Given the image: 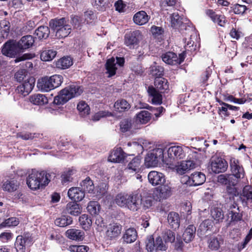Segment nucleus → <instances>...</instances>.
I'll list each match as a JSON object with an SVG mask.
<instances>
[{"instance_id": "nucleus-27", "label": "nucleus", "mask_w": 252, "mask_h": 252, "mask_svg": "<svg viewBox=\"0 0 252 252\" xmlns=\"http://www.w3.org/2000/svg\"><path fill=\"white\" fill-rule=\"evenodd\" d=\"M149 19L150 17L147 13L143 10L137 12L133 17V22L139 26L146 24L149 21Z\"/></svg>"}, {"instance_id": "nucleus-11", "label": "nucleus", "mask_w": 252, "mask_h": 252, "mask_svg": "<svg viewBox=\"0 0 252 252\" xmlns=\"http://www.w3.org/2000/svg\"><path fill=\"white\" fill-rule=\"evenodd\" d=\"M127 208L133 212L140 209L142 206V197L141 194L135 192L129 194Z\"/></svg>"}, {"instance_id": "nucleus-1", "label": "nucleus", "mask_w": 252, "mask_h": 252, "mask_svg": "<svg viewBox=\"0 0 252 252\" xmlns=\"http://www.w3.org/2000/svg\"><path fill=\"white\" fill-rule=\"evenodd\" d=\"M52 177H55L54 174L32 170L27 178V184L31 189L36 190L48 185Z\"/></svg>"}, {"instance_id": "nucleus-31", "label": "nucleus", "mask_w": 252, "mask_h": 252, "mask_svg": "<svg viewBox=\"0 0 252 252\" xmlns=\"http://www.w3.org/2000/svg\"><path fill=\"white\" fill-rule=\"evenodd\" d=\"M196 231V227L193 225H189L185 229L183 234V238L186 243L190 242L194 237Z\"/></svg>"}, {"instance_id": "nucleus-38", "label": "nucleus", "mask_w": 252, "mask_h": 252, "mask_svg": "<svg viewBox=\"0 0 252 252\" xmlns=\"http://www.w3.org/2000/svg\"><path fill=\"white\" fill-rule=\"evenodd\" d=\"M211 215L216 221V223L222 222L224 219L223 212L220 208L214 207L213 208L211 211Z\"/></svg>"}, {"instance_id": "nucleus-37", "label": "nucleus", "mask_w": 252, "mask_h": 252, "mask_svg": "<svg viewBox=\"0 0 252 252\" xmlns=\"http://www.w3.org/2000/svg\"><path fill=\"white\" fill-rule=\"evenodd\" d=\"M129 194L126 193H120L118 194L115 198V202L118 206L121 207H127V203L128 199Z\"/></svg>"}, {"instance_id": "nucleus-18", "label": "nucleus", "mask_w": 252, "mask_h": 252, "mask_svg": "<svg viewBox=\"0 0 252 252\" xmlns=\"http://www.w3.org/2000/svg\"><path fill=\"white\" fill-rule=\"evenodd\" d=\"M34 42V37L31 35L23 36L20 40L17 41L19 48L21 52L31 48Z\"/></svg>"}, {"instance_id": "nucleus-30", "label": "nucleus", "mask_w": 252, "mask_h": 252, "mask_svg": "<svg viewBox=\"0 0 252 252\" xmlns=\"http://www.w3.org/2000/svg\"><path fill=\"white\" fill-rule=\"evenodd\" d=\"M66 211L68 214L77 216L81 214L82 209L79 204L75 202H71L67 204Z\"/></svg>"}, {"instance_id": "nucleus-39", "label": "nucleus", "mask_w": 252, "mask_h": 252, "mask_svg": "<svg viewBox=\"0 0 252 252\" xmlns=\"http://www.w3.org/2000/svg\"><path fill=\"white\" fill-rule=\"evenodd\" d=\"M72 219L68 216H62L56 219L55 224L60 227H65L72 223Z\"/></svg>"}, {"instance_id": "nucleus-55", "label": "nucleus", "mask_w": 252, "mask_h": 252, "mask_svg": "<svg viewBox=\"0 0 252 252\" xmlns=\"http://www.w3.org/2000/svg\"><path fill=\"white\" fill-rule=\"evenodd\" d=\"M50 77L53 90L60 86L63 83V78L60 75H54Z\"/></svg>"}, {"instance_id": "nucleus-48", "label": "nucleus", "mask_w": 252, "mask_h": 252, "mask_svg": "<svg viewBox=\"0 0 252 252\" xmlns=\"http://www.w3.org/2000/svg\"><path fill=\"white\" fill-rule=\"evenodd\" d=\"M162 238L164 244L167 243H173L176 238V235L174 232L169 229H166L162 232Z\"/></svg>"}, {"instance_id": "nucleus-40", "label": "nucleus", "mask_w": 252, "mask_h": 252, "mask_svg": "<svg viewBox=\"0 0 252 252\" xmlns=\"http://www.w3.org/2000/svg\"><path fill=\"white\" fill-rule=\"evenodd\" d=\"M73 64L72 59L69 57H63L56 63V66L61 69H66Z\"/></svg>"}, {"instance_id": "nucleus-32", "label": "nucleus", "mask_w": 252, "mask_h": 252, "mask_svg": "<svg viewBox=\"0 0 252 252\" xmlns=\"http://www.w3.org/2000/svg\"><path fill=\"white\" fill-rule=\"evenodd\" d=\"M114 107L116 111L123 112L128 111L130 108V105L126 100L121 99L115 102Z\"/></svg>"}, {"instance_id": "nucleus-12", "label": "nucleus", "mask_w": 252, "mask_h": 252, "mask_svg": "<svg viewBox=\"0 0 252 252\" xmlns=\"http://www.w3.org/2000/svg\"><path fill=\"white\" fill-rule=\"evenodd\" d=\"M210 167L212 171L215 173L225 172L228 167L226 160L221 158H212L210 160Z\"/></svg>"}, {"instance_id": "nucleus-46", "label": "nucleus", "mask_w": 252, "mask_h": 252, "mask_svg": "<svg viewBox=\"0 0 252 252\" xmlns=\"http://www.w3.org/2000/svg\"><path fill=\"white\" fill-rule=\"evenodd\" d=\"M56 54V51L54 50H45L41 53L40 58L43 61H49L53 60Z\"/></svg>"}, {"instance_id": "nucleus-17", "label": "nucleus", "mask_w": 252, "mask_h": 252, "mask_svg": "<svg viewBox=\"0 0 252 252\" xmlns=\"http://www.w3.org/2000/svg\"><path fill=\"white\" fill-rule=\"evenodd\" d=\"M149 183L154 186L161 185L166 183L164 175L156 171H150L148 175Z\"/></svg>"}, {"instance_id": "nucleus-42", "label": "nucleus", "mask_w": 252, "mask_h": 252, "mask_svg": "<svg viewBox=\"0 0 252 252\" xmlns=\"http://www.w3.org/2000/svg\"><path fill=\"white\" fill-rule=\"evenodd\" d=\"M80 185L84 191H85L91 193L93 192L94 186L90 177H87L81 183Z\"/></svg>"}, {"instance_id": "nucleus-8", "label": "nucleus", "mask_w": 252, "mask_h": 252, "mask_svg": "<svg viewBox=\"0 0 252 252\" xmlns=\"http://www.w3.org/2000/svg\"><path fill=\"white\" fill-rule=\"evenodd\" d=\"M172 194L171 188L168 183H165L156 188L153 190L152 197L158 201H161L169 197Z\"/></svg>"}, {"instance_id": "nucleus-2", "label": "nucleus", "mask_w": 252, "mask_h": 252, "mask_svg": "<svg viewBox=\"0 0 252 252\" xmlns=\"http://www.w3.org/2000/svg\"><path fill=\"white\" fill-rule=\"evenodd\" d=\"M155 85L158 90L153 86H149L148 93L152 97L151 101L153 104H160L162 103V95L161 93L165 92L168 90L169 86L167 80L162 77H156L155 80Z\"/></svg>"}, {"instance_id": "nucleus-6", "label": "nucleus", "mask_w": 252, "mask_h": 252, "mask_svg": "<svg viewBox=\"0 0 252 252\" xmlns=\"http://www.w3.org/2000/svg\"><path fill=\"white\" fill-rule=\"evenodd\" d=\"M163 149H154L146 155L145 158V164L147 167L156 166L160 160H163Z\"/></svg>"}, {"instance_id": "nucleus-29", "label": "nucleus", "mask_w": 252, "mask_h": 252, "mask_svg": "<svg viewBox=\"0 0 252 252\" xmlns=\"http://www.w3.org/2000/svg\"><path fill=\"white\" fill-rule=\"evenodd\" d=\"M167 221L170 227L176 229L180 226V217L178 213L171 212L167 216Z\"/></svg>"}, {"instance_id": "nucleus-3", "label": "nucleus", "mask_w": 252, "mask_h": 252, "mask_svg": "<svg viewBox=\"0 0 252 252\" xmlns=\"http://www.w3.org/2000/svg\"><path fill=\"white\" fill-rule=\"evenodd\" d=\"M82 88L79 86L72 85L62 90L58 95L55 97L54 102L57 105L63 104L73 97L80 95Z\"/></svg>"}, {"instance_id": "nucleus-45", "label": "nucleus", "mask_w": 252, "mask_h": 252, "mask_svg": "<svg viewBox=\"0 0 252 252\" xmlns=\"http://www.w3.org/2000/svg\"><path fill=\"white\" fill-rule=\"evenodd\" d=\"M243 200H246L247 203H252V187L250 186H245L241 194Z\"/></svg>"}, {"instance_id": "nucleus-28", "label": "nucleus", "mask_w": 252, "mask_h": 252, "mask_svg": "<svg viewBox=\"0 0 252 252\" xmlns=\"http://www.w3.org/2000/svg\"><path fill=\"white\" fill-rule=\"evenodd\" d=\"M223 244V239L220 235L212 236L208 240V247L212 251L218 250Z\"/></svg>"}, {"instance_id": "nucleus-52", "label": "nucleus", "mask_w": 252, "mask_h": 252, "mask_svg": "<svg viewBox=\"0 0 252 252\" xmlns=\"http://www.w3.org/2000/svg\"><path fill=\"white\" fill-rule=\"evenodd\" d=\"M19 223V220L15 217H11L5 220L0 224V227L17 226Z\"/></svg>"}, {"instance_id": "nucleus-51", "label": "nucleus", "mask_w": 252, "mask_h": 252, "mask_svg": "<svg viewBox=\"0 0 252 252\" xmlns=\"http://www.w3.org/2000/svg\"><path fill=\"white\" fill-rule=\"evenodd\" d=\"M77 108L80 112V115L82 116H85L89 114L90 107L88 104L84 101H81L79 102Z\"/></svg>"}, {"instance_id": "nucleus-9", "label": "nucleus", "mask_w": 252, "mask_h": 252, "mask_svg": "<svg viewBox=\"0 0 252 252\" xmlns=\"http://www.w3.org/2000/svg\"><path fill=\"white\" fill-rule=\"evenodd\" d=\"M20 52L15 40H8L3 44L1 49L2 54L10 58H15Z\"/></svg>"}, {"instance_id": "nucleus-49", "label": "nucleus", "mask_w": 252, "mask_h": 252, "mask_svg": "<svg viewBox=\"0 0 252 252\" xmlns=\"http://www.w3.org/2000/svg\"><path fill=\"white\" fill-rule=\"evenodd\" d=\"M100 209V205L96 201H90L87 206L88 211L92 215H97Z\"/></svg>"}, {"instance_id": "nucleus-19", "label": "nucleus", "mask_w": 252, "mask_h": 252, "mask_svg": "<svg viewBox=\"0 0 252 252\" xmlns=\"http://www.w3.org/2000/svg\"><path fill=\"white\" fill-rule=\"evenodd\" d=\"M122 226L118 223H110L107 226L106 235L110 239L118 237L121 233Z\"/></svg>"}, {"instance_id": "nucleus-13", "label": "nucleus", "mask_w": 252, "mask_h": 252, "mask_svg": "<svg viewBox=\"0 0 252 252\" xmlns=\"http://www.w3.org/2000/svg\"><path fill=\"white\" fill-rule=\"evenodd\" d=\"M162 61L165 63L171 65H177L181 64L185 59L184 53L180 54L179 57L172 52H168L162 56Z\"/></svg>"}, {"instance_id": "nucleus-33", "label": "nucleus", "mask_w": 252, "mask_h": 252, "mask_svg": "<svg viewBox=\"0 0 252 252\" xmlns=\"http://www.w3.org/2000/svg\"><path fill=\"white\" fill-rule=\"evenodd\" d=\"M30 101L35 105H41L48 103V99L42 94H35L30 97Z\"/></svg>"}, {"instance_id": "nucleus-16", "label": "nucleus", "mask_w": 252, "mask_h": 252, "mask_svg": "<svg viewBox=\"0 0 252 252\" xmlns=\"http://www.w3.org/2000/svg\"><path fill=\"white\" fill-rule=\"evenodd\" d=\"M35 79L33 77H30L24 81L21 85L18 86L16 92L25 96L32 91L34 86Z\"/></svg>"}, {"instance_id": "nucleus-60", "label": "nucleus", "mask_w": 252, "mask_h": 252, "mask_svg": "<svg viewBox=\"0 0 252 252\" xmlns=\"http://www.w3.org/2000/svg\"><path fill=\"white\" fill-rule=\"evenodd\" d=\"M112 116L111 113L107 111H99L96 113H95L93 118L92 120L94 121H97L100 119V118L104 117H108Z\"/></svg>"}, {"instance_id": "nucleus-47", "label": "nucleus", "mask_w": 252, "mask_h": 252, "mask_svg": "<svg viewBox=\"0 0 252 252\" xmlns=\"http://www.w3.org/2000/svg\"><path fill=\"white\" fill-rule=\"evenodd\" d=\"M151 114L147 111L143 110L137 114V121L140 123L145 124L151 120Z\"/></svg>"}, {"instance_id": "nucleus-36", "label": "nucleus", "mask_w": 252, "mask_h": 252, "mask_svg": "<svg viewBox=\"0 0 252 252\" xmlns=\"http://www.w3.org/2000/svg\"><path fill=\"white\" fill-rule=\"evenodd\" d=\"M137 236L135 229L129 228L126 231L123 236V239L126 243H131L136 240Z\"/></svg>"}, {"instance_id": "nucleus-35", "label": "nucleus", "mask_w": 252, "mask_h": 252, "mask_svg": "<svg viewBox=\"0 0 252 252\" xmlns=\"http://www.w3.org/2000/svg\"><path fill=\"white\" fill-rule=\"evenodd\" d=\"M213 221L210 219H206L202 221L199 225L198 232L201 235L205 234L208 231L211 230L213 226Z\"/></svg>"}, {"instance_id": "nucleus-53", "label": "nucleus", "mask_w": 252, "mask_h": 252, "mask_svg": "<svg viewBox=\"0 0 252 252\" xmlns=\"http://www.w3.org/2000/svg\"><path fill=\"white\" fill-rule=\"evenodd\" d=\"M171 23L172 27L177 29L182 25L181 18L178 13H173L171 16Z\"/></svg>"}, {"instance_id": "nucleus-20", "label": "nucleus", "mask_w": 252, "mask_h": 252, "mask_svg": "<svg viewBox=\"0 0 252 252\" xmlns=\"http://www.w3.org/2000/svg\"><path fill=\"white\" fill-rule=\"evenodd\" d=\"M37 87L41 92H49L52 90L53 87L50 80V77L45 76L38 80Z\"/></svg>"}, {"instance_id": "nucleus-14", "label": "nucleus", "mask_w": 252, "mask_h": 252, "mask_svg": "<svg viewBox=\"0 0 252 252\" xmlns=\"http://www.w3.org/2000/svg\"><path fill=\"white\" fill-rule=\"evenodd\" d=\"M168 158L170 162L182 159L186 156L185 152L182 147L174 146L167 150Z\"/></svg>"}, {"instance_id": "nucleus-43", "label": "nucleus", "mask_w": 252, "mask_h": 252, "mask_svg": "<svg viewBox=\"0 0 252 252\" xmlns=\"http://www.w3.org/2000/svg\"><path fill=\"white\" fill-rule=\"evenodd\" d=\"M79 221L82 228L85 230H88L92 224V220L90 217L86 214L82 215L79 219Z\"/></svg>"}, {"instance_id": "nucleus-26", "label": "nucleus", "mask_w": 252, "mask_h": 252, "mask_svg": "<svg viewBox=\"0 0 252 252\" xmlns=\"http://www.w3.org/2000/svg\"><path fill=\"white\" fill-rule=\"evenodd\" d=\"M65 234L69 239L78 241H82L85 236V233L83 231L76 228L67 230Z\"/></svg>"}, {"instance_id": "nucleus-10", "label": "nucleus", "mask_w": 252, "mask_h": 252, "mask_svg": "<svg viewBox=\"0 0 252 252\" xmlns=\"http://www.w3.org/2000/svg\"><path fill=\"white\" fill-rule=\"evenodd\" d=\"M32 244L33 240L30 234L24 233L16 237L14 245L17 251H25L27 248L31 247Z\"/></svg>"}, {"instance_id": "nucleus-44", "label": "nucleus", "mask_w": 252, "mask_h": 252, "mask_svg": "<svg viewBox=\"0 0 252 252\" xmlns=\"http://www.w3.org/2000/svg\"><path fill=\"white\" fill-rule=\"evenodd\" d=\"M141 160L138 157L134 158L128 164L127 170L130 172L137 173L140 170Z\"/></svg>"}, {"instance_id": "nucleus-41", "label": "nucleus", "mask_w": 252, "mask_h": 252, "mask_svg": "<svg viewBox=\"0 0 252 252\" xmlns=\"http://www.w3.org/2000/svg\"><path fill=\"white\" fill-rule=\"evenodd\" d=\"M34 34L39 39H46L50 34V30L47 26H40L35 31Z\"/></svg>"}, {"instance_id": "nucleus-59", "label": "nucleus", "mask_w": 252, "mask_h": 252, "mask_svg": "<svg viewBox=\"0 0 252 252\" xmlns=\"http://www.w3.org/2000/svg\"><path fill=\"white\" fill-rule=\"evenodd\" d=\"M68 250L71 252H87L89 247L84 245H72L69 247Z\"/></svg>"}, {"instance_id": "nucleus-7", "label": "nucleus", "mask_w": 252, "mask_h": 252, "mask_svg": "<svg viewBox=\"0 0 252 252\" xmlns=\"http://www.w3.org/2000/svg\"><path fill=\"white\" fill-rule=\"evenodd\" d=\"M167 246L164 244L161 237L158 236L155 239L153 236L147 238L146 242V249L148 252H158L165 251Z\"/></svg>"}, {"instance_id": "nucleus-58", "label": "nucleus", "mask_w": 252, "mask_h": 252, "mask_svg": "<svg viewBox=\"0 0 252 252\" xmlns=\"http://www.w3.org/2000/svg\"><path fill=\"white\" fill-rule=\"evenodd\" d=\"M164 69L162 67L159 65H154L151 68L150 72L153 76L157 77H161L162 75Z\"/></svg>"}, {"instance_id": "nucleus-56", "label": "nucleus", "mask_w": 252, "mask_h": 252, "mask_svg": "<svg viewBox=\"0 0 252 252\" xmlns=\"http://www.w3.org/2000/svg\"><path fill=\"white\" fill-rule=\"evenodd\" d=\"M152 144L151 142H149L146 139H141L139 141V143L133 142V145L134 146H137L138 148L140 149L141 150H147L150 148V145Z\"/></svg>"}, {"instance_id": "nucleus-21", "label": "nucleus", "mask_w": 252, "mask_h": 252, "mask_svg": "<svg viewBox=\"0 0 252 252\" xmlns=\"http://www.w3.org/2000/svg\"><path fill=\"white\" fill-rule=\"evenodd\" d=\"M68 196L74 202L80 201L85 197L84 191L78 187H73L69 189Z\"/></svg>"}, {"instance_id": "nucleus-64", "label": "nucleus", "mask_w": 252, "mask_h": 252, "mask_svg": "<svg viewBox=\"0 0 252 252\" xmlns=\"http://www.w3.org/2000/svg\"><path fill=\"white\" fill-rule=\"evenodd\" d=\"M26 71L24 69H21L18 71L15 74V78L18 82H21L24 80L25 77H26Z\"/></svg>"}, {"instance_id": "nucleus-34", "label": "nucleus", "mask_w": 252, "mask_h": 252, "mask_svg": "<svg viewBox=\"0 0 252 252\" xmlns=\"http://www.w3.org/2000/svg\"><path fill=\"white\" fill-rule=\"evenodd\" d=\"M19 186V183L17 180L12 179L7 180L2 185V189L4 190L11 192L17 190Z\"/></svg>"}, {"instance_id": "nucleus-24", "label": "nucleus", "mask_w": 252, "mask_h": 252, "mask_svg": "<svg viewBox=\"0 0 252 252\" xmlns=\"http://www.w3.org/2000/svg\"><path fill=\"white\" fill-rule=\"evenodd\" d=\"M125 157V153L122 149L118 148L112 151L108 157V160L113 162H120L124 159Z\"/></svg>"}, {"instance_id": "nucleus-63", "label": "nucleus", "mask_w": 252, "mask_h": 252, "mask_svg": "<svg viewBox=\"0 0 252 252\" xmlns=\"http://www.w3.org/2000/svg\"><path fill=\"white\" fill-rule=\"evenodd\" d=\"M247 9L245 5L237 4L234 5L233 11L236 14H243Z\"/></svg>"}, {"instance_id": "nucleus-54", "label": "nucleus", "mask_w": 252, "mask_h": 252, "mask_svg": "<svg viewBox=\"0 0 252 252\" xmlns=\"http://www.w3.org/2000/svg\"><path fill=\"white\" fill-rule=\"evenodd\" d=\"M132 121L130 119H125L121 121L120 124L122 132H125L129 131L132 126Z\"/></svg>"}, {"instance_id": "nucleus-23", "label": "nucleus", "mask_w": 252, "mask_h": 252, "mask_svg": "<svg viewBox=\"0 0 252 252\" xmlns=\"http://www.w3.org/2000/svg\"><path fill=\"white\" fill-rule=\"evenodd\" d=\"M139 35L140 32L139 31H135L126 33L125 36V44L129 48H132L134 45L137 44Z\"/></svg>"}, {"instance_id": "nucleus-62", "label": "nucleus", "mask_w": 252, "mask_h": 252, "mask_svg": "<svg viewBox=\"0 0 252 252\" xmlns=\"http://www.w3.org/2000/svg\"><path fill=\"white\" fill-rule=\"evenodd\" d=\"M83 16L84 21L86 22L87 24L92 23V20H93L95 18L94 12L91 10L86 11Z\"/></svg>"}, {"instance_id": "nucleus-4", "label": "nucleus", "mask_w": 252, "mask_h": 252, "mask_svg": "<svg viewBox=\"0 0 252 252\" xmlns=\"http://www.w3.org/2000/svg\"><path fill=\"white\" fill-rule=\"evenodd\" d=\"M230 166L231 174H227L228 186H235L244 177L245 171L238 160L235 158L230 159Z\"/></svg>"}, {"instance_id": "nucleus-50", "label": "nucleus", "mask_w": 252, "mask_h": 252, "mask_svg": "<svg viewBox=\"0 0 252 252\" xmlns=\"http://www.w3.org/2000/svg\"><path fill=\"white\" fill-rule=\"evenodd\" d=\"M239 208L237 207L236 210H229L228 218H230V222L238 221L242 219V215L239 213Z\"/></svg>"}, {"instance_id": "nucleus-57", "label": "nucleus", "mask_w": 252, "mask_h": 252, "mask_svg": "<svg viewBox=\"0 0 252 252\" xmlns=\"http://www.w3.org/2000/svg\"><path fill=\"white\" fill-rule=\"evenodd\" d=\"M17 137L23 139V140H32L35 137L39 136L38 133H32L30 132H20L17 134Z\"/></svg>"}, {"instance_id": "nucleus-61", "label": "nucleus", "mask_w": 252, "mask_h": 252, "mask_svg": "<svg viewBox=\"0 0 252 252\" xmlns=\"http://www.w3.org/2000/svg\"><path fill=\"white\" fill-rule=\"evenodd\" d=\"M211 73L212 69L210 67H208L206 69V71L202 74L200 80L203 84L205 85H207L206 83L208 78L210 76Z\"/></svg>"}, {"instance_id": "nucleus-22", "label": "nucleus", "mask_w": 252, "mask_h": 252, "mask_svg": "<svg viewBox=\"0 0 252 252\" xmlns=\"http://www.w3.org/2000/svg\"><path fill=\"white\" fill-rule=\"evenodd\" d=\"M195 164L192 160L183 161L176 166V170L178 174L183 175L190 169L195 168Z\"/></svg>"}, {"instance_id": "nucleus-5", "label": "nucleus", "mask_w": 252, "mask_h": 252, "mask_svg": "<svg viewBox=\"0 0 252 252\" xmlns=\"http://www.w3.org/2000/svg\"><path fill=\"white\" fill-rule=\"evenodd\" d=\"M49 26L53 31L56 32L55 35L59 38H64L71 32V27L66 23L64 18L51 20Z\"/></svg>"}, {"instance_id": "nucleus-15", "label": "nucleus", "mask_w": 252, "mask_h": 252, "mask_svg": "<svg viewBox=\"0 0 252 252\" xmlns=\"http://www.w3.org/2000/svg\"><path fill=\"white\" fill-rule=\"evenodd\" d=\"M116 63L114 58H111L107 60L105 64L106 69L107 73L109 74L108 77H111L114 75L116 73L117 67L116 66V63H118L120 66L123 65L125 60L123 58H116Z\"/></svg>"}, {"instance_id": "nucleus-25", "label": "nucleus", "mask_w": 252, "mask_h": 252, "mask_svg": "<svg viewBox=\"0 0 252 252\" xmlns=\"http://www.w3.org/2000/svg\"><path fill=\"white\" fill-rule=\"evenodd\" d=\"M205 180L206 176L201 172H195L189 177V181L191 186L201 185L204 183Z\"/></svg>"}]
</instances>
